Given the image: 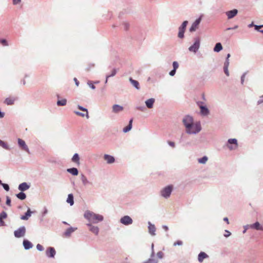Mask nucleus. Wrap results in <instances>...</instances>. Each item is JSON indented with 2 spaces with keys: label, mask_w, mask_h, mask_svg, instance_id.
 Instances as JSON below:
<instances>
[{
  "label": "nucleus",
  "mask_w": 263,
  "mask_h": 263,
  "mask_svg": "<svg viewBox=\"0 0 263 263\" xmlns=\"http://www.w3.org/2000/svg\"><path fill=\"white\" fill-rule=\"evenodd\" d=\"M84 216L90 222L92 223H98L103 220L102 215L95 214L90 211H86L84 213Z\"/></svg>",
  "instance_id": "nucleus-1"
},
{
  "label": "nucleus",
  "mask_w": 263,
  "mask_h": 263,
  "mask_svg": "<svg viewBox=\"0 0 263 263\" xmlns=\"http://www.w3.org/2000/svg\"><path fill=\"white\" fill-rule=\"evenodd\" d=\"M201 130V126L199 122L193 123L186 130L190 134H196Z\"/></svg>",
  "instance_id": "nucleus-2"
},
{
  "label": "nucleus",
  "mask_w": 263,
  "mask_h": 263,
  "mask_svg": "<svg viewBox=\"0 0 263 263\" xmlns=\"http://www.w3.org/2000/svg\"><path fill=\"white\" fill-rule=\"evenodd\" d=\"M200 39L199 37H196L194 39V43L193 45L189 48L191 52L196 53L200 47Z\"/></svg>",
  "instance_id": "nucleus-3"
},
{
  "label": "nucleus",
  "mask_w": 263,
  "mask_h": 263,
  "mask_svg": "<svg viewBox=\"0 0 263 263\" xmlns=\"http://www.w3.org/2000/svg\"><path fill=\"white\" fill-rule=\"evenodd\" d=\"M173 190V186L172 185H168L165 188H164L161 192V195L167 198L170 197L171 192Z\"/></svg>",
  "instance_id": "nucleus-4"
},
{
  "label": "nucleus",
  "mask_w": 263,
  "mask_h": 263,
  "mask_svg": "<svg viewBox=\"0 0 263 263\" xmlns=\"http://www.w3.org/2000/svg\"><path fill=\"white\" fill-rule=\"evenodd\" d=\"M26 233V229L25 227H20L17 230L15 231L14 234L15 237L20 238L23 237Z\"/></svg>",
  "instance_id": "nucleus-5"
},
{
  "label": "nucleus",
  "mask_w": 263,
  "mask_h": 263,
  "mask_svg": "<svg viewBox=\"0 0 263 263\" xmlns=\"http://www.w3.org/2000/svg\"><path fill=\"white\" fill-rule=\"evenodd\" d=\"M197 105L200 109L201 114L203 116H206L209 114V111L208 108L203 105V103L201 102H197Z\"/></svg>",
  "instance_id": "nucleus-6"
},
{
  "label": "nucleus",
  "mask_w": 263,
  "mask_h": 263,
  "mask_svg": "<svg viewBox=\"0 0 263 263\" xmlns=\"http://www.w3.org/2000/svg\"><path fill=\"white\" fill-rule=\"evenodd\" d=\"M78 108L80 110L83 111L84 112H80L79 111H74V113L76 115H77L78 116L82 117H86L87 118H89L88 113V111H87V109H86L85 108H84L81 106H79V105L78 106Z\"/></svg>",
  "instance_id": "nucleus-7"
},
{
  "label": "nucleus",
  "mask_w": 263,
  "mask_h": 263,
  "mask_svg": "<svg viewBox=\"0 0 263 263\" xmlns=\"http://www.w3.org/2000/svg\"><path fill=\"white\" fill-rule=\"evenodd\" d=\"M183 122L185 126L186 130L193 123V119L192 117L187 116L183 120Z\"/></svg>",
  "instance_id": "nucleus-8"
},
{
  "label": "nucleus",
  "mask_w": 263,
  "mask_h": 263,
  "mask_svg": "<svg viewBox=\"0 0 263 263\" xmlns=\"http://www.w3.org/2000/svg\"><path fill=\"white\" fill-rule=\"evenodd\" d=\"M120 222L123 224L128 225L133 223V220L129 216H124L121 218Z\"/></svg>",
  "instance_id": "nucleus-9"
},
{
  "label": "nucleus",
  "mask_w": 263,
  "mask_h": 263,
  "mask_svg": "<svg viewBox=\"0 0 263 263\" xmlns=\"http://www.w3.org/2000/svg\"><path fill=\"white\" fill-rule=\"evenodd\" d=\"M201 16L197 19L192 25L191 28H190V31L191 32L195 31L198 28V26L201 22Z\"/></svg>",
  "instance_id": "nucleus-10"
},
{
  "label": "nucleus",
  "mask_w": 263,
  "mask_h": 263,
  "mask_svg": "<svg viewBox=\"0 0 263 263\" xmlns=\"http://www.w3.org/2000/svg\"><path fill=\"white\" fill-rule=\"evenodd\" d=\"M18 145L20 146V147L23 150H24V151H26V152L29 153V148H28V146H27V145L26 144L25 142L23 140L18 138Z\"/></svg>",
  "instance_id": "nucleus-11"
},
{
  "label": "nucleus",
  "mask_w": 263,
  "mask_h": 263,
  "mask_svg": "<svg viewBox=\"0 0 263 263\" xmlns=\"http://www.w3.org/2000/svg\"><path fill=\"white\" fill-rule=\"evenodd\" d=\"M55 250L52 247H49L46 251V254L48 257H54L55 254Z\"/></svg>",
  "instance_id": "nucleus-12"
},
{
  "label": "nucleus",
  "mask_w": 263,
  "mask_h": 263,
  "mask_svg": "<svg viewBox=\"0 0 263 263\" xmlns=\"http://www.w3.org/2000/svg\"><path fill=\"white\" fill-rule=\"evenodd\" d=\"M249 228L254 229L257 230H263L262 227L260 224L258 222H256L255 223L248 225L247 226Z\"/></svg>",
  "instance_id": "nucleus-13"
},
{
  "label": "nucleus",
  "mask_w": 263,
  "mask_h": 263,
  "mask_svg": "<svg viewBox=\"0 0 263 263\" xmlns=\"http://www.w3.org/2000/svg\"><path fill=\"white\" fill-rule=\"evenodd\" d=\"M237 12L238 11L237 9H233L232 10L227 11L226 12V14L228 16V18L230 19L234 17L237 14Z\"/></svg>",
  "instance_id": "nucleus-14"
},
{
  "label": "nucleus",
  "mask_w": 263,
  "mask_h": 263,
  "mask_svg": "<svg viewBox=\"0 0 263 263\" xmlns=\"http://www.w3.org/2000/svg\"><path fill=\"white\" fill-rule=\"evenodd\" d=\"M228 143H229V144H233L234 145V147H232V146L228 145V147L230 149H235V148H237V140L236 139H229Z\"/></svg>",
  "instance_id": "nucleus-15"
},
{
  "label": "nucleus",
  "mask_w": 263,
  "mask_h": 263,
  "mask_svg": "<svg viewBox=\"0 0 263 263\" xmlns=\"http://www.w3.org/2000/svg\"><path fill=\"white\" fill-rule=\"evenodd\" d=\"M88 227H89V230L94 233L95 235H98L99 233V228L98 227L93 226L90 223H88L87 224Z\"/></svg>",
  "instance_id": "nucleus-16"
},
{
  "label": "nucleus",
  "mask_w": 263,
  "mask_h": 263,
  "mask_svg": "<svg viewBox=\"0 0 263 263\" xmlns=\"http://www.w3.org/2000/svg\"><path fill=\"white\" fill-rule=\"evenodd\" d=\"M16 98L14 97H10L6 98L4 101V103L8 105H13L16 100Z\"/></svg>",
  "instance_id": "nucleus-17"
},
{
  "label": "nucleus",
  "mask_w": 263,
  "mask_h": 263,
  "mask_svg": "<svg viewBox=\"0 0 263 263\" xmlns=\"http://www.w3.org/2000/svg\"><path fill=\"white\" fill-rule=\"evenodd\" d=\"M208 257V255L204 252H200L198 257V260L200 262H202L204 259Z\"/></svg>",
  "instance_id": "nucleus-18"
},
{
  "label": "nucleus",
  "mask_w": 263,
  "mask_h": 263,
  "mask_svg": "<svg viewBox=\"0 0 263 263\" xmlns=\"http://www.w3.org/2000/svg\"><path fill=\"white\" fill-rule=\"evenodd\" d=\"M23 246L26 250H28L33 247L32 243L28 240H24L23 241Z\"/></svg>",
  "instance_id": "nucleus-19"
},
{
  "label": "nucleus",
  "mask_w": 263,
  "mask_h": 263,
  "mask_svg": "<svg viewBox=\"0 0 263 263\" xmlns=\"http://www.w3.org/2000/svg\"><path fill=\"white\" fill-rule=\"evenodd\" d=\"M155 102V99L153 98L149 99L145 101V104L147 108H152Z\"/></svg>",
  "instance_id": "nucleus-20"
},
{
  "label": "nucleus",
  "mask_w": 263,
  "mask_h": 263,
  "mask_svg": "<svg viewBox=\"0 0 263 263\" xmlns=\"http://www.w3.org/2000/svg\"><path fill=\"white\" fill-rule=\"evenodd\" d=\"M29 188V186L26 182L20 184L18 186L19 190L21 191H25Z\"/></svg>",
  "instance_id": "nucleus-21"
},
{
  "label": "nucleus",
  "mask_w": 263,
  "mask_h": 263,
  "mask_svg": "<svg viewBox=\"0 0 263 263\" xmlns=\"http://www.w3.org/2000/svg\"><path fill=\"white\" fill-rule=\"evenodd\" d=\"M32 212L30 211V209H28L27 212L25 213V215H23L21 216V219L24 220H27L29 219V218L31 216V214Z\"/></svg>",
  "instance_id": "nucleus-22"
},
{
  "label": "nucleus",
  "mask_w": 263,
  "mask_h": 263,
  "mask_svg": "<svg viewBox=\"0 0 263 263\" xmlns=\"http://www.w3.org/2000/svg\"><path fill=\"white\" fill-rule=\"evenodd\" d=\"M148 231L152 235H155L156 228L154 224L150 223V222H149Z\"/></svg>",
  "instance_id": "nucleus-23"
},
{
  "label": "nucleus",
  "mask_w": 263,
  "mask_h": 263,
  "mask_svg": "<svg viewBox=\"0 0 263 263\" xmlns=\"http://www.w3.org/2000/svg\"><path fill=\"white\" fill-rule=\"evenodd\" d=\"M104 158L108 163H112L115 161V158L111 156L105 155Z\"/></svg>",
  "instance_id": "nucleus-24"
},
{
  "label": "nucleus",
  "mask_w": 263,
  "mask_h": 263,
  "mask_svg": "<svg viewBox=\"0 0 263 263\" xmlns=\"http://www.w3.org/2000/svg\"><path fill=\"white\" fill-rule=\"evenodd\" d=\"M123 109V107L118 105H114L112 106V110L114 112L117 113L119 111H122Z\"/></svg>",
  "instance_id": "nucleus-25"
},
{
  "label": "nucleus",
  "mask_w": 263,
  "mask_h": 263,
  "mask_svg": "<svg viewBox=\"0 0 263 263\" xmlns=\"http://www.w3.org/2000/svg\"><path fill=\"white\" fill-rule=\"evenodd\" d=\"M133 121V120L132 119H130L129 122V124L127 126H126L125 127H124L123 128V132L124 133H127V132H129L132 129Z\"/></svg>",
  "instance_id": "nucleus-26"
},
{
  "label": "nucleus",
  "mask_w": 263,
  "mask_h": 263,
  "mask_svg": "<svg viewBox=\"0 0 263 263\" xmlns=\"http://www.w3.org/2000/svg\"><path fill=\"white\" fill-rule=\"evenodd\" d=\"M67 172L74 176H77L78 174L77 168L74 167L67 169Z\"/></svg>",
  "instance_id": "nucleus-27"
},
{
  "label": "nucleus",
  "mask_w": 263,
  "mask_h": 263,
  "mask_svg": "<svg viewBox=\"0 0 263 263\" xmlns=\"http://www.w3.org/2000/svg\"><path fill=\"white\" fill-rule=\"evenodd\" d=\"M222 49V46L221 43H218L216 44L214 48V51L215 52H219L220 50H221Z\"/></svg>",
  "instance_id": "nucleus-28"
},
{
  "label": "nucleus",
  "mask_w": 263,
  "mask_h": 263,
  "mask_svg": "<svg viewBox=\"0 0 263 263\" xmlns=\"http://www.w3.org/2000/svg\"><path fill=\"white\" fill-rule=\"evenodd\" d=\"M67 202L69 203H70V204L71 205H72L74 203V201H73V196L72 195V194H69L68 196V198L67 199Z\"/></svg>",
  "instance_id": "nucleus-29"
},
{
  "label": "nucleus",
  "mask_w": 263,
  "mask_h": 263,
  "mask_svg": "<svg viewBox=\"0 0 263 263\" xmlns=\"http://www.w3.org/2000/svg\"><path fill=\"white\" fill-rule=\"evenodd\" d=\"M185 29L183 28H181V27L179 28V32H178V37L179 38L182 39L184 37V33L185 32Z\"/></svg>",
  "instance_id": "nucleus-30"
},
{
  "label": "nucleus",
  "mask_w": 263,
  "mask_h": 263,
  "mask_svg": "<svg viewBox=\"0 0 263 263\" xmlns=\"http://www.w3.org/2000/svg\"><path fill=\"white\" fill-rule=\"evenodd\" d=\"M129 81L133 86H134L137 89H139V84L137 81L134 80L132 79V78H130Z\"/></svg>",
  "instance_id": "nucleus-31"
},
{
  "label": "nucleus",
  "mask_w": 263,
  "mask_h": 263,
  "mask_svg": "<svg viewBox=\"0 0 263 263\" xmlns=\"http://www.w3.org/2000/svg\"><path fill=\"white\" fill-rule=\"evenodd\" d=\"M72 161L74 162L77 163V164H79V157L78 154H75L72 158Z\"/></svg>",
  "instance_id": "nucleus-32"
},
{
  "label": "nucleus",
  "mask_w": 263,
  "mask_h": 263,
  "mask_svg": "<svg viewBox=\"0 0 263 263\" xmlns=\"http://www.w3.org/2000/svg\"><path fill=\"white\" fill-rule=\"evenodd\" d=\"M74 230L75 229L72 228L68 229L65 232V235L67 237L69 236L70 234L74 231Z\"/></svg>",
  "instance_id": "nucleus-33"
},
{
  "label": "nucleus",
  "mask_w": 263,
  "mask_h": 263,
  "mask_svg": "<svg viewBox=\"0 0 263 263\" xmlns=\"http://www.w3.org/2000/svg\"><path fill=\"white\" fill-rule=\"evenodd\" d=\"M16 197L21 200H24L26 198V195L23 192H20L16 194Z\"/></svg>",
  "instance_id": "nucleus-34"
},
{
  "label": "nucleus",
  "mask_w": 263,
  "mask_h": 263,
  "mask_svg": "<svg viewBox=\"0 0 263 263\" xmlns=\"http://www.w3.org/2000/svg\"><path fill=\"white\" fill-rule=\"evenodd\" d=\"M67 101L66 99H62L61 100H59L57 102V104L59 106H64L66 104Z\"/></svg>",
  "instance_id": "nucleus-35"
},
{
  "label": "nucleus",
  "mask_w": 263,
  "mask_h": 263,
  "mask_svg": "<svg viewBox=\"0 0 263 263\" xmlns=\"http://www.w3.org/2000/svg\"><path fill=\"white\" fill-rule=\"evenodd\" d=\"M208 160V157L204 156L202 158L198 159V162L202 164H204Z\"/></svg>",
  "instance_id": "nucleus-36"
},
{
  "label": "nucleus",
  "mask_w": 263,
  "mask_h": 263,
  "mask_svg": "<svg viewBox=\"0 0 263 263\" xmlns=\"http://www.w3.org/2000/svg\"><path fill=\"white\" fill-rule=\"evenodd\" d=\"M81 180L84 185H86L87 183H88V181L87 179V178L83 175H82L81 177Z\"/></svg>",
  "instance_id": "nucleus-37"
},
{
  "label": "nucleus",
  "mask_w": 263,
  "mask_h": 263,
  "mask_svg": "<svg viewBox=\"0 0 263 263\" xmlns=\"http://www.w3.org/2000/svg\"><path fill=\"white\" fill-rule=\"evenodd\" d=\"M7 217V214L5 212H2L0 214V220L6 219Z\"/></svg>",
  "instance_id": "nucleus-38"
},
{
  "label": "nucleus",
  "mask_w": 263,
  "mask_h": 263,
  "mask_svg": "<svg viewBox=\"0 0 263 263\" xmlns=\"http://www.w3.org/2000/svg\"><path fill=\"white\" fill-rule=\"evenodd\" d=\"M0 146L6 149L8 148L7 144L1 140H0Z\"/></svg>",
  "instance_id": "nucleus-39"
},
{
  "label": "nucleus",
  "mask_w": 263,
  "mask_h": 263,
  "mask_svg": "<svg viewBox=\"0 0 263 263\" xmlns=\"http://www.w3.org/2000/svg\"><path fill=\"white\" fill-rule=\"evenodd\" d=\"M116 74V69H113V70L111 71V73L110 75H109V76H107V77H106V83H107V79H108L109 77H113V76H114Z\"/></svg>",
  "instance_id": "nucleus-40"
},
{
  "label": "nucleus",
  "mask_w": 263,
  "mask_h": 263,
  "mask_svg": "<svg viewBox=\"0 0 263 263\" xmlns=\"http://www.w3.org/2000/svg\"><path fill=\"white\" fill-rule=\"evenodd\" d=\"M173 69H175L176 70V69L178 68L179 67V64L178 63L176 62V61H174L173 63Z\"/></svg>",
  "instance_id": "nucleus-41"
},
{
  "label": "nucleus",
  "mask_w": 263,
  "mask_h": 263,
  "mask_svg": "<svg viewBox=\"0 0 263 263\" xmlns=\"http://www.w3.org/2000/svg\"><path fill=\"white\" fill-rule=\"evenodd\" d=\"M187 24H188V22L187 21H185L183 22V23L182 24L181 26L180 27L185 29Z\"/></svg>",
  "instance_id": "nucleus-42"
},
{
  "label": "nucleus",
  "mask_w": 263,
  "mask_h": 263,
  "mask_svg": "<svg viewBox=\"0 0 263 263\" xmlns=\"http://www.w3.org/2000/svg\"><path fill=\"white\" fill-rule=\"evenodd\" d=\"M0 43L3 44L4 46H8V44L7 41L5 39H1L0 40Z\"/></svg>",
  "instance_id": "nucleus-43"
},
{
  "label": "nucleus",
  "mask_w": 263,
  "mask_h": 263,
  "mask_svg": "<svg viewBox=\"0 0 263 263\" xmlns=\"http://www.w3.org/2000/svg\"><path fill=\"white\" fill-rule=\"evenodd\" d=\"M163 253L162 252V251H159L157 253V257L160 258V259H161L163 258Z\"/></svg>",
  "instance_id": "nucleus-44"
},
{
  "label": "nucleus",
  "mask_w": 263,
  "mask_h": 263,
  "mask_svg": "<svg viewBox=\"0 0 263 263\" xmlns=\"http://www.w3.org/2000/svg\"><path fill=\"white\" fill-rule=\"evenodd\" d=\"M6 203L7 205H8V206H11V199L8 196H7L6 197Z\"/></svg>",
  "instance_id": "nucleus-45"
},
{
  "label": "nucleus",
  "mask_w": 263,
  "mask_h": 263,
  "mask_svg": "<svg viewBox=\"0 0 263 263\" xmlns=\"http://www.w3.org/2000/svg\"><path fill=\"white\" fill-rule=\"evenodd\" d=\"M3 185L4 189L7 191H8L9 190V186L7 184L3 183L1 184Z\"/></svg>",
  "instance_id": "nucleus-46"
},
{
  "label": "nucleus",
  "mask_w": 263,
  "mask_h": 263,
  "mask_svg": "<svg viewBox=\"0 0 263 263\" xmlns=\"http://www.w3.org/2000/svg\"><path fill=\"white\" fill-rule=\"evenodd\" d=\"M36 248L39 251H40L44 250V247L40 244H37L36 245Z\"/></svg>",
  "instance_id": "nucleus-47"
},
{
  "label": "nucleus",
  "mask_w": 263,
  "mask_h": 263,
  "mask_svg": "<svg viewBox=\"0 0 263 263\" xmlns=\"http://www.w3.org/2000/svg\"><path fill=\"white\" fill-rule=\"evenodd\" d=\"M183 244V242L181 240H177V241L174 243V246H176L177 245L181 246Z\"/></svg>",
  "instance_id": "nucleus-48"
},
{
  "label": "nucleus",
  "mask_w": 263,
  "mask_h": 263,
  "mask_svg": "<svg viewBox=\"0 0 263 263\" xmlns=\"http://www.w3.org/2000/svg\"><path fill=\"white\" fill-rule=\"evenodd\" d=\"M223 69H224V72L225 74L227 76H229V71H228V67H223Z\"/></svg>",
  "instance_id": "nucleus-49"
},
{
  "label": "nucleus",
  "mask_w": 263,
  "mask_h": 263,
  "mask_svg": "<svg viewBox=\"0 0 263 263\" xmlns=\"http://www.w3.org/2000/svg\"><path fill=\"white\" fill-rule=\"evenodd\" d=\"M229 59H226V61L224 64L223 67H229Z\"/></svg>",
  "instance_id": "nucleus-50"
},
{
  "label": "nucleus",
  "mask_w": 263,
  "mask_h": 263,
  "mask_svg": "<svg viewBox=\"0 0 263 263\" xmlns=\"http://www.w3.org/2000/svg\"><path fill=\"white\" fill-rule=\"evenodd\" d=\"M88 84L91 89H95L96 87H95V85L93 84H92L91 82H88Z\"/></svg>",
  "instance_id": "nucleus-51"
},
{
  "label": "nucleus",
  "mask_w": 263,
  "mask_h": 263,
  "mask_svg": "<svg viewBox=\"0 0 263 263\" xmlns=\"http://www.w3.org/2000/svg\"><path fill=\"white\" fill-rule=\"evenodd\" d=\"M231 235V233L228 231V230H226L225 231V234H224V236L227 237L228 236H229L230 235Z\"/></svg>",
  "instance_id": "nucleus-52"
},
{
  "label": "nucleus",
  "mask_w": 263,
  "mask_h": 263,
  "mask_svg": "<svg viewBox=\"0 0 263 263\" xmlns=\"http://www.w3.org/2000/svg\"><path fill=\"white\" fill-rule=\"evenodd\" d=\"M21 0H13V4L17 5L21 2Z\"/></svg>",
  "instance_id": "nucleus-53"
},
{
  "label": "nucleus",
  "mask_w": 263,
  "mask_h": 263,
  "mask_svg": "<svg viewBox=\"0 0 263 263\" xmlns=\"http://www.w3.org/2000/svg\"><path fill=\"white\" fill-rule=\"evenodd\" d=\"M176 73V70L173 69L170 72V75L171 76H174Z\"/></svg>",
  "instance_id": "nucleus-54"
},
{
  "label": "nucleus",
  "mask_w": 263,
  "mask_h": 263,
  "mask_svg": "<svg viewBox=\"0 0 263 263\" xmlns=\"http://www.w3.org/2000/svg\"><path fill=\"white\" fill-rule=\"evenodd\" d=\"M168 144L170 146H171L172 147H175V143H174V142L168 141Z\"/></svg>",
  "instance_id": "nucleus-55"
},
{
  "label": "nucleus",
  "mask_w": 263,
  "mask_h": 263,
  "mask_svg": "<svg viewBox=\"0 0 263 263\" xmlns=\"http://www.w3.org/2000/svg\"><path fill=\"white\" fill-rule=\"evenodd\" d=\"M263 27V25H260V26H257V25H255V29L258 31H259V29L261 27Z\"/></svg>",
  "instance_id": "nucleus-56"
},
{
  "label": "nucleus",
  "mask_w": 263,
  "mask_h": 263,
  "mask_svg": "<svg viewBox=\"0 0 263 263\" xmlns=\"http://www.w3.org/2000/svg\"><path fill=\"white\" fill-rule=\"evenodd\" d=\"M75 83H76V85H77V86H78L79 85V81L77 80V78H74V79H73Z\"/></svg>",
  "instance_id": "nucleus-57"
},
{
  "label": "nucleus",
  "mask_w": 263,
  "mask_h": 263,
  "mask_svg": "<svg viewBox=\"0 0 263 263\" xmlns=\"http://www.w3.org/2000/svg\"><path fill=\"white\" fill-rule=\"evenodd\" d=\"M152 252L151 254V257H153L154 256V245L152 244Z\"/></svg>",
  "instance_id": "nucleus-58"
},
{
  "label": "nucleus",
  "mask_w": 263,
  "mask_h": 263,
  "mask_svg": "<svg viewBox=\"0 0 263 263\" xmlns=\"http://www.w3.org/2000/svg\"><path fill=\"white\" fill-rule=\"evenodd\" d=\"M5 222L3 221V220H0V226H5Z\"/></svg>",
  "instance_id": "nucleus-59"
},
{
  "label": "nucleus",
  "mask_w": 263,
  "mask_h": 263,
  "mask_svg": "<svg viewBox=\"0 0 263 263\" xmlns=\"http://www.w3.org/2000/svg\"><path fill=\"white\" fill-rule=\"evenodd\" d=\"M223 220H224V221H226V222L227 223V224H229V219H228V218L227 217H225V218H223Z\"/></svg>",
  "instance_id": "nucleus-60"
},
{
  "label": "nucleus",
  "mask_w": 263,
  "mask_h": 263,
  "mask_svg": "<svg viewBox=\"0 0 263 263\" xmlns=\"http://www.w3.org/2000/svg\"><path fill=\"white\" fill-rule=\"evenodd\" d=\"M4 116V113L0 111V118H3Z\"/></svg>",
  "instance_id": "nucleus-61"
},
{
  "label": "nucleus",
  "mask_w": 263,
  "mask_h": 263,
  "mask_svg": "<svg viewBox=\"0 0 263 263\" xmlns=\"http://www.w3.org/2000/svg\"><path fill=\"white\" fill-rule=\"evenodd\" d=\"M163 228L164 229L165 231H167L168 230V227L166 226H163Z\"/></svg>",
  "instance_id": "nucleus-62"
},
{
  "label": "nucleus",
  "mask_w": 263,
  "mask_h": 263,
  "mask_svg": "<svg viewBox=\"0 0 263 263\" xmlns=\"http://www.w3.org/2000/svg\"><path fill=\"white\" fill-rule=\"evenodd\" d=\"M152 261V259L150 258V259H148V260L145 263H148Z\"/></svg>",
  "instance_id": "nucleus-63"
},
{
  "label": "nucleus",
  "mask_w": 263,
  "mask_h": 263,
  "mask_svg": "<svg viewBox=\"0 0 263 263\" xmlns=\"http://www.w3.org/2000/svg\"><path fill=\"white\" fill-rule=\"evenodd\" d=\"M230 57V54L228 53L227 55V59H229V58Z\"/></svg>",
  "instance_id": "nucleus-64"
}]
</instances>
